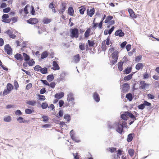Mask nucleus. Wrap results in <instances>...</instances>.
I'll return each instance as SVG.
<instances>
[{
    "instance_id": "obj_15",
    "label": "nucleus",
    "mask_w": 159,
    "mask_h": 159,
    "mask_svg": "<svg viewBox=\"0 0 159 159\" xmlns=\"http://www.w3.org/2000/svg\"><path fill=\"white\" fill-rule=\"evenodd\" d=\"M129 12V13L130 16L133 18H135L136 17V15L135 14L134 12L132 9L129 8L128 10Z\"/></svg>"
},
{
    "instance_id": "obj_48",
    "label": "nucleus",
    "mask_w": 159,
    "mask_h": 159,
    "mask_svg": "<svg viewBox=\"0 0 159 159\" xmlns=\"http://www.w3.org/2000/svg\"><path fill=\"white\" fill-rule=\"evenodd\" d=\"M79 48L81 50H84L85 49V45L84 43H81L79 45Z\"/></svg>"
},
{
    "instance_id": "obj_44",
    "label": "nucleus",
    "mask_w": 159,
    "mask_h": 159,
    "mask_svg": "<svg viewBox=\"0 0 159 159\" xmlns=\"http://www.w3.org/2000/svg\"><path fill=\"white\" fill-rule=\"evenodd\" d=\"M123 151H122V150H118L117 154V159H120V155H121L122 154V152Z\"/></svg>"
},
{
    "instance_id": "obj_33",
    "label": "nucleus",
    "mask_w": 159,
    "mask_h": 159,
    "mask_svg": "<svg viewBox=\"0 0 159 159\" xmlns=\"http://www.w3.org/2000/svg\"><path fill=\"white\" fill-rule=\"evenodd\" d=\"M74 100V98L73 95L71 94H69L67 96V100L68 102L73 101Z\"/></svg>"
},
{
    "instance_id": "obj_25",
    "label": "nucleus",
    "mask_w": 159,
    "mask_h": 159,
    "mask_svg": "<svg viewBox=\"0 0 159 159\" xmlns=\"http://www.w3.org/2000/svg\"><path fill=\"white\" fill-rule=\"evenodd\" d=\"M26 103L31 106H34L36 105V102L34 100L27 101L26 102Z\"/></svg>"
},
{
    "instance_id": "obj_58",
    "label": "nucleus",
    "mask_w": 159,
    "mask_h": 159,
    "mask_svg": "<svg viewBox=\"0 0 159 159\" xmlns=\"http://www.w3.org/2000/svg\"><path fill=\"white\" fill-rule=\"evenodd\" d=\"M38 96L39 97V99L40 100H41L43 101H44L45 99V97L44 95H38Z\"/></svg>"
},
{
    "instance_id": "obj_62",
    "label": "nucleus",
    "mask_w": 159,
    "mask_h": 159,
    "mask_svg": "<svg viewBox=\"0 0 159 159\" xmlns=\"http://www.w3.org/2000/svg\"><path fill=\"white\" fill-rule=\"evenodd\" d=\"M29 5H27L24 9V11L25 12V14H27L28 13V7H29Z\"/></svg>"
},
{
    "instance_id": "obj_8",
    "label": "nucleus",
    "mask_w": 159,
    "mask_h": 159,
    "mask_svg": "<svg viewBox=\"0 0 159 159\" xmlns=\"http://www.w3.org/2000/svg\"><path fill=\"white\" fill-rule=\"evenodd\" d=\"M27 22L32 25L36 24L38 23V20L35 18H31L27 20Z\"/></svg>"
},
{
    "instance_id": "obj_28",
    "label": "nucleus",
    "mask_w": 159,
    "mask_h": 159,
    "mask_svg": "<svg viewBox=\"0 0 159 159\" xmlns=\"http://www.w3.org/2000/svg\"><path fill=\"white\" fill-rule=\"evenodd\" d=\"M91 30L90 28L88 29L84 34V37L86 38H88L90 35Z\"/></svg>"
},
{
    "instance_id": "obj_41",
    "label": "nucleus",
    "mask_w": 159,
    "mask_h": 159,
    "mask_svg": "<svg viewBox=\"0 0 159 159\" xmlns=\"http://www.w3.org/2000/svg\"><path fill=\"white\" fill-rule=\"evenodd\" d=\"M132 68L131 67H128L127 68H126L124 71L125 73L126 74H128L130 73L131 71Z\"/></svg>"
},
{
    "instance_id": "obj_64",
    "label": "nucleus",
    "mask_w": 159,
    "mask_h": 159,
    "mask_svg": "<svg viewBox=\"0 0 159 159\" xmlns=\"http://www.w3.org/2000/svg\"><path fill=\"white\" fill-rule=\"evenodd\" d=\"M115 29V27L114 26H113L109 30H108V33H109V34H111L113 31Z\"/></svg>"
},
{
    "instance_id": "obj_24",
    "label": "nucleus",
    "mask_w": 159,
    "mask_h": 159,
    "mask_svg": "<svg viewBox=\"0 0 159 159\" xmlns=\"http://www.w3.org/2000/svg\"><path fill=\"white\" fill-rule=\"evenodd\" d=\"M128 112H125L124 114H122L121 116V118L124 120H127L128 118Z\"/></svg>"
},
{
    "instance_id": "obj_5",
    "label": "nucleus",
    "mask_w": 159,
    "mask_h": 159,
    "mask_svg": "<svg viewBox=\"0 0 159 159\" xmlns=\"http://www.w3.org/2000/svg\"><path fill=\"white\" fill-rule=\"evenodd\" d=\"M9 16L7 14H3L2 16V21L4 23H9L11 21V20L8 18Z\"/></svg>"
},
{
    "instance_id": "obj_21",
    "label": "nucleus",
    "mask_w": 159,
    "mask_h": 159,
    "mask_svg": "<svg viewBox=\"0 0 159 159\" xmlns=\"http://www.w3.org/2000/svg\"><path fill=\"white\" fill-rule=\"evenodd\" d=\"M17 120L20 123L28 122L30 121L29 120H25L21 117H19L17 119Z\"/></svg>"
},
{
    "instance_id": "obj_19",
    "label": "nucleus",
    "mask_w": 159,
    "mask_h": 159,
    "mask_svg": "<svg viewBox=\"0 0 159 159\" xmlns=\"http://www.w3.org/2000/svg\"><path fill=\"white\" fill-rule=\"evenodd\" d=\"M68 14L70 16H73L74 13V10L73 7H69L68 9Z\"/></svg>"
},
{
    "instance_id": "obj_50",
    "label": "nucleus",
    "mask_w": 159,
    "mask_h": 159,
    "mask_svg": "<svg viewBox=\"0 0 159 159\" xmlns=\"http://www.w3.org/2000/svg\"><path fill=\"white\" fill-rule=\"evenodd\" d=\"M30 10H31L30 11L31 14L32 15H34L35 14V11L34 9V7L33 6H31L30 7Z\"/></svg>"
},
{
    "instance_id": "obj_43",
    "label": "nucleus",
    "mask_w": 159,
    "mask_h": 159,
    "mask_svg": "<svg viewBox=\"0 0 159 159\" xmlns=\"http://www.w3.org/2000/svg\"><path fill=\"white\" fill-rule=\"evenodd\" d=\"M142 56L141 55H139L138 56L135 57V61L136 62H139L141 59Z\"/></svg>"
},
{
    "instance_id": "obj_49",
    "label": "nucleus",
    "mask_w": 159,
    "mask_h": 159,
    "mask_svg": "<svg viewBox=\"0 0 159 159\" xmlns=\"http://www.w3.org/2000/svg\"><path fill=\"white\" fill-rule=\"evenodd\" d=\"M95 20V19H94L93 22V26H92V28H93L94 29H95L98 26V23H95L94 22Z\"/></svg>"
},
{
    "instance_id": "obj_46",
    "label": "nucleus",
    "mask_w": 159,
    "mask_h": 159,
    "mask_svg": "<svg viewBox=\"0 0 159 159\" xmlns=\"http://www.w3.org/2000/svg\"><path fill=\"white\" fill-rule=\"evenodd\" d=\"M41 67L39 65H36L34 67V70L36 71H40Z\"/></svg>"
},
{
    "instance_id": "obj_53",
    "label": "nucleus",
    "mask_w": 159,
    "mask_h": 159,
    "mask_svg": "<svg viewBox=\"0 0 159 159\" xmlns=\"http://www.w3.org/2000/svg\"><path fill=\"white\" fill-rule=\"evenodd\" d=\"M4 120L6 122H9L11 120V117L10 116H8L5 117Z\"/></svg>"
},
{
    "instance_id": "obj_56",
    "label": "nucleus",
    "mask_w": 159,
    "mask_h": 159,
    "mask_svg": "<svg viewBox=\"0 0 159 159\" xmlns=\"http://www.w3.org/2000/svg\"><path fill=\"white\" fill-rule=\"evenodd\" d=\"M32 84L31 83H29L26 85V89L27 90H29L32 87Z\"/></svg>"
},
{
    "instance_id": "obj_13",
    "label": "nucleus",
    "mask_w": 159,
    "mask_h": 159,
    "mask_svg": "<svg viewBox=\"0 0 159 159\" xmlns=\"http://www.w3.org/2000/svg\"><path fill=\"white\" fill-rule=\"evenodd\" d=\"M93 97L94 99L97 102H98L100 101L99 96L96 92L94 93Z\"/></svg>"
},
{
    "instance_id": "obj_3",
    "label": "nucleus",
    "mask_w": 159,
    "mask_h": 159,
    "mask_svg": "<svg viewBox=\"0 0 159 159\" xmlns=\"http://www.w3.org/2000/svg\"><path fill=\"white\" fill-rule=\"evenodd\" d=\"M70 36L72 38H77L79 36V30L77 28L71 29L70 30Z\"/></svg>"
},
{
    "instance_id": "obj_11",
    "label": "nucleus",
    "mask_w": 159,
    "mask_h": 159,
    "mask_svg": "<svg viewBox=\"0 0 159 159\" xmlns=\"http://www.w3.org/2000/svg\"><path fill=\"white\" fill-rule=\"evenodd\" d=\"M81 59L80 57L79 54L75 55L73 57L72 61L75 63H78Z\"/></svg>"
},
{
    "instance_id": "obj_4",
    "label": "nucleus",
    "mask_w": 159,
    "mask_h": 159,
    "mask_svg": "<svg viewBox=\"0 0 159 159\" xmlns=\"http://www.w3.org/2000/svg\"><path fill=\"white\" fill-rule=\"evenodd\" d=\"M112 57L113 60L111 61V63L112 65H114L117 62L118 59V53L117 51H115L112 53Z\"/></svg>"
},
{
    "instance_id": "obj_61",
    "label": "nucleus",
    "mask_w": 159,
    "mask_h": 159,
    "mask_svg": "<svg viewBox=\"0 0 159 159\" xmlns=\"http://www.w3.org/2000/svg\"><path fill=\"white\" fill-rule=\"evenodd\" d=\"M148 98L151 99H153L155 98V96L153 94H148Z\"/></svg>"
},
{
    "instance_id": "obj_63",
    "label": "nucleus",
    "mask_w": 159,
    "mask_h": 159,
    "mask_svg": "<svg viewBox=\"0 0 159 159\" xmlns=\"http://www.w3.org/2000/svg\"><path fill=\"white\" fill-rule=\"evenodd\" d=\"M143 79H148L149 75L147 72H145L143 75Z\"/></svg>"
},
{
    "instance_id": "obj_2",
    "label": "nucleus",
    "mask_w": 159,
    "mask_h": 159,
    "mask_svg": "<svg viewBox=\"0 0 159 159\" xmlns=\"http://www.w3.org/2000/svg\"><path fill=\"white\" fill-rule=\"evenodd\" d=\"M110 37H108L106 40L102 42L101 43V48L103 51H105L106 49V46L109 45L111 43V41H110Z\"/></svg>"
},
{
    "instance_id": "obj_1",
    "label": "nucleus",
    "mask_w": 159,
    "mask_h": 159,
    "mask_svg": "<svg viewBox=\"0 0 159 159\" xmlns=\"http://www.w3.org/2000/svg\"><path fill=\"white\" fill-rule=\"evenodd\" d=\"M116 125L117 126L116 131L120 134L122 133L123 128L125 127H126L127 126L126 123L123 121L116 123Z\"/></svg>"
},
{
    "instance_id": "obj_18",
    "label": "nucleus",
    "mask_w": 159,
    "mask_h": 159,
    "mask_svg": "<svg viewBox=\"0 0 159 159\" xmlns=\"http://www.w3.org/2000/svg\"><path fill=\"white\" fill-rule=\"evenodd\" d=\"M87 12L88 14L89 15L90 17H91L95 13V10L94 8H92L91 9L89 12V9H88L87 10Z\"/></svg>"
},
{
    "instance_id": "obj_23",
    "label": "nucleus",
    "mask_w": 159,
    "mask_h": 159,
    "mask_svg": "<svg viewBox=\"0 0 159 159\" xmlns=\"http://www.w3.org/2000/svg\"><path fill=\"white\" fill-rule=\"evenodd\" d=\"M134 135V133H131L129 134L127 138V141L128 142H130L133 139V136Z\"/></svg>"
},
{
    "instance_id": "obj_40",
    "label": "nucleus",
    "mask_w": 159,
    "mask_h": 159,
    "mask_svg": "<svg viewBox=\"0 0 159 159\" xmlns=\"http://www.w3.org/2000/svg\"><path fill=\"white\" fill-rule=\"evenodd\" d=\"M106 17V15H104L103 16V18L102 20L98 24V28L100 29H102V22L103 20H104V19Z\"/></svg>"
},
{
    "instance_id": "obj_26",
    "label": "nucleus",
    "mask_w": 159,
    "mask_h": 159,
    "mask_svg": "<svg viewBox=\"0 0 159 159\" xmlns=\"http://www.w3.org/2000/svg\"><path fill=\"white\" fill-rule=\"evenodd\" d=\"M143 66H144L142 63H138L136 64L135 66V68L136 69L139 70L140 69H142Z\"/></svg>"
},
{
    "instance_id": "obj_54",
    "label": "nucleus",
    "mask_w": 159,
    "mask_h": 159,
    "mask_svg": "<svg viewBox=\"0 0 159 159\" xmlns=\"http://www.w3.org/2000/svg\"><path fill=\"white\" fill-rule=\"evenodd\" d=\"M42 118L43 119V121L47 122L48 120L49 117L47 116L43 115Z\"/></svg>"
},
{
    "instance_id": "obj_30",
    "label": "nucleus",
    "mask_w": 159,
    "mask_h": 159,
    "mask_svg": "<svg viewBox=\"0 0 159 159\" xmlns=\"http://www.w3.org/2000/svg\"><path fill=\"white\" fill-rule=\"evenodd\" d=\"M48 55L47 51H44L42 53L41 58L42 59L45 58L48 56Z\"/></svg>"
},
{
    "instance_id": "obj_29",
    "label": "nucleus",
    "mask_w": 159,
    "mask_h": 159,
    "mask_svg": "<svg viewBox=\"0 0 159 159\" xmlns=\"http://www.w3.org/2000/svg\"><path fill=\"white\" fill-rule=\"evenodd\" d=\"M80 13L83 15L84 14V11L86 10V8L84 6H81L79 7Z\"/></svg>"
},
{
    "instance_id": "obj_47",
    "label": "nucleus",
    "mask_w": 159,
    "mask_h": 159,
    "mask_svg": "<svg viewBox=\"0 0 159 159\" xmlns=\"http://www.w3.org/2000/svg\"><path fill=\"white\" fill-rule=\"evenodd\" d=\"M88 42L89 44V45L90 47H93L94 45L95 44V43H94V41L93 40H88Z\"/></svg>"
},
{
    "instance_id": "obj_20",
    "label": "nucleus",
    "mask_w": 159,
    "mask_h": 159,
    "mask_svg": "<svg viewBox=\"0 0 159 159\" xmlns=\"http://www.w3.org/2000/svg\"><path fill=\"white\" fill-rule=\"evenodd\" d=\"M71 137L73 140L77 143H79L81 141L78 138L75 137L74 134H71Z\"/></svg>"
},
{
    "instance_id": "obj_27",
    "label": "nucleus",
    "mask_w": 159,
    "mask_h": 159,
    "mask_svg": "<svg viewBox=\"0 0 159 159\" xmlns=\"http://www.w3.org/2000/svg\"><path fill=\"white\" fill-rule=\"evenodd\" d=\"M15 57L17 60H18L22 61L23 60V58H22L21 55L19 53L16 54L15 55Z\"/></svg>"
},
{
    "instance_id": "obj_45",
    "label": "nucleus",
    "mask_w": 159,
    "mask_h": 159,
    "mask_svg": "<svg viewBox=\"0 0 159 159\" xmlns=\"http://www.w3.org/2000/svg\"><path fill=\"white\" fill-rule=\"evenodd\" d=\"M34 111L33 110H31L29 109H27L25 110V113L27 114H31Z\"/></svg>"
},
{
    "instance_id": "obj_17",
    "label": "nucleus",
    "mask_w": 159,
    "mask_h": 159,
    "mask_svg": "<svg viewBox=\"0 0 159 159\" xmlns=\"http://www.w3.org/2000/svg\"><path fill=\"white\" fill-rule=\"evenodd\" d=\"M52 19L45 18L43 19L42 22L44 24H47L50 23Z\"/></svg>"
},
{
    "instance_id": "obj_60",
    "label": "nucleus",
    "mask_w": 159,
    "mask_h": 159,
    "mask_svg": "<svg viewBox=\"0 0 159 159\" xmlns=\"http://www.w3.org/2000/svg\"><path fill=\"white\" fill-rule=\"evenodd\" d=\"M10 91L7 89L4 90L3 93V96H5L8 94Z\"/></svg>"
},
{
    "instance_id": "obj_52",
    "label": "nucleus",
    "mask_w": 159,
    "mask_h": 159,
    "mask_svg": "<svg viewBox=\"0 0 159 159\" xmlns=\"http://www.w3.org/2000/svg\"><path fill=\"white\" fill-rule=\"evenodd\" d=\"M48 106V104L46 102L43 103L41 105L42 108L43 109H46Z\"/></svg>"
},
{
    "instance_id": "obj_7",
    "label": "nucleus",
    "mask_w": 159,
    "mask_h": 159,
    "mask_svg": "<svg viewBox=\"0 0 159 159\" xmlns=\"http://www.w3.org/2000/svg\"><path fill=\"white\" fill-rule=\"evenodd\" d=\"M139 88L141 89H144L149 85V84L145 83V81L143 80L139 82Z\"/></svg>"
},
{
    "instance_id": "obj_37",
    "label": "nucleus",
    "mask_w": 159,
    "mask_h": 159,
    "mask_svg": "<svg viewBox=\"0 0 159 159\" xmlns=\"http://www.w3.org/2000/svg\"><path fill=\"white\" fill-rule=\"evenodd\" d=\"M40 72L42 74H46L48 72V69L46 67L41 68L40 70Z\"/></svg>"
},
{
    "instance_id": "obj_10",
    "label": "nucleus",
    "mask_w": 159,
    "mask_h": 159,
    "mask_svg": "<svg viewBox=\"0 0 159 159\" xmlns=\"http://www.w3.org/2000/svg\"><path fill=\"white\" fill-rule=\"evenodd\" d=\"M66 5L67 4L66 2H61V6L60 11H59V13L60 14H63V12L66 10Z\"/></svg>"
},
{
    "instance_id": "obj_55",
    "label": "nucleus",
    "mask_w": 159,
    "mask_h": 159,
    "mask_svg": "<svg viewBox=\"0 0 159 159\" xmlns=\"http://www.w3.org/2000/svg\"><path fill=\"white\" fill-rule=\"evenodd\" d=\"M14 83L15 89L16 90H17L19 87V84L18 82L17 81L15 80Z\"/></svg>"
},
{
    "instance_id": "obj_32",
    "label": "nucleus",
    "mask_w": 159,
    "mask_h": 159,
    "mask_svg": "<svg viewBox=\"0 0 159 159\" xmlns=\"http://www.w3.org/2000/svg\"><path fill=\"white\" fill-rule=\"evenodd\" d=\"M123 62H119L118 63V68L120 71H122L123 70Z\"/></svg>"
},
{
    "instance_id": "obj_51",
    "label": "nucleus",
    "mask_w": 159,
    "mask_h": 159,
    "mask_svg": "<svg viewBox=\"0 0 159 159\" xmlns=\"http://www.w3.org/2000/svg\"><path fill=\"white\" fill-rule=\"evenodd\" d=\"M29 61L28 65L30 66H32L35 64V62L33 59L30 60Z\"/></svg>"
},
{
    "instance_id": "obj_6",
    "label": "nucleus",
    "mask_w": 159,
    "mask_h": 159,
    "mask_svg": "<svg viewBox=\"0 0 159 159\" xmlns=\"http://www.w3.org/2000/svg\"><path fill=\"white\" fill-rule=\"evenodd\" d=\"M4 50L9 55L12 54V49L9 44H7L4 47Z\"/></svg>"
},
{
    "instance_id": "obj_22",
    "label": "nucleus",
    "mask_w": 159,
    "mask_h": 159,
    "mask_svg": "<svg viewBox=\"0 0 159 159\" xmlns=\"http://www.w3.org/2000/svg\"><path fill=\"white\" fill-rule=\"evenodd\" d=\"M22 54L24 59L25 61H27L30 60V57L29 55L25 53H23Z\"/></svg>"
},
{
    "instance_id": "obj_34",
    "label": "nucleus",
    "mask_w": 159,
    "mask_h": 159,
    "mask_svg": "<svg viewBox=\"0 0 159 159\" xmlns=\"http://www.w3.org/2000/svg\"><path fill=\"white\" fill-rule=\"evenodd\" d=\"M49 7L52 9V12L54 13H55L56 12L53 3L52 2L50 3L49 5Z\"/></svg>"
},
{
    "instance_id": "obj_12",
    "label": "nucleus",
    "mask_w": 159,
    "mask_h": 159,
    "mask_svg": "<svg viewBox=\"0 0 159 159\" xmlns=\"http://www.w3.org/2000/svg\"><path fill=\"white\" fill-rule=\"evenodd\" d=\"M115 35L116 36H118L119 37H122L124 36L125 33L122 30H117L115 33Z\"/></svg>"
},
{
    "instance_id": "obj_16",
    "label": "nucleus",
    "mask_w": 159,
    "mask_h": 159,
    "mask_svg": "<svg viewBox=\"0 0 159 159\" xmlns=\"http://www.w3.org/2000/svg\"><path fill=\"white\" fill-rule=\"evenodd\" d=\"M53 69L54 70H59L60 67L55 61H54L52 62Z\"/></svg>"
},
{
    "instance_id": "obj_14",
    "label": "nucleus",
    "mask_w": 159,
    "mask_h": 159,
    "mask_svg": "<svg viewBox=\"0 0 159 159\" xmlns=\"http://www.w3.org/2000/svg\"><path fill=\"white\" fill-rule=\"evenodd\" d=\"M64 93L62 92L59 93H57L55 95V98L57 99H60L64 96Z\"/></svg>"
},
{
    "instance_id": "obj_35",
    "label": "nucleus",
    "mask_w": 159,
    "mask_h": 159,
    "mask_svg": "<svg viewBox=\"0 0 159 159\" xmlns=\"http://www.w3.org/2000/svg\"><path fill=\"white\" fill-rule=\"evenodd\" d=\"M7 89L11 91L13 89V86L11 84L8 83L7 84Z\"/></svg>"
},
{
    "instance_id": "obj_59",
    "label": "nucleus",
    "mask_w": 159,
    "mask_h": 159,
    "mask_svg": "<svg viewBox=\"0 0 159 159\" xmlns=\"http://www.w3.org/2000/svg\"><path fill=\"white\" fill-rule=\"evenodd\" d=\"M10 10L11 8L10 7H8L7 8L4 9L3 10V11L4 13H8L10 11Z\"/></svg>"
},
{
    "instance_id": "obj_9",
    "label": "nucleus",
    "mask_w": 159,
    "mask_h": 159,
    "mask_svg": "<svg viewBox=\"0 0 159 159\" xmlns=\"http://www.w3.org/2000/svg\"><path fill=\"white\" fill-rule=\"evenodd\" d=\"M129 84L127 83H125L122 86L121 89L124 93H126L128 91L129 89Z\"/></svg>"
},
{
    "instance_id": "obj_57",
    "label": "nucleus",
    "mask_w": 159,
    "mask_h": 159,
    "mask_svg": "<svg viewBox=\"0 0 159 159\" xmlns=\"http://www.w3.org/2000/svg\"><path fill=\"white\" fill-rule=\"evenodd\" d=\"M128 152L129 155L131 157H132L134 154V150H129Z\"/></svg>"
},
{
    "instance_id": "obj_36",
    "label": "nucleus",
    "mask_w": 159,
    "mask_h": 159,
    "mask_svg": "<svg viewBox=\"0 0 159 159\" xmlns=\"http://www.w3.org/2000/svg\"><path fill=\"white\" fill-rule=\"evenodd\" d=\"M54 78V76L52 74L48 75L47 77V80L49 82L52 81L53 80Z\"/></svg>"
},
{
    "instance_id": "obj_39",
    "label": "nucleus",
    "mask_w": 159,
    "mask_h": 159,
    "mask_svg": "<svg viewBox=\"0 0 159 159\" xmlns=\"http://www.w3.org/2000/svg\"><path fill=\"white\" fill-rule=\"evenodd\" d=\"M132 75L130 74L124 77V80L125 81H128L132 78Z\"/></svg>"
},
{
    "instance_id": "obj_38",
    "label": "nucleus",
    "mask_w": 159,
    "mask_h": 159,
    "mask_svg": "<svg viewBox=\"0 0 159 159\" xmlns=\"http://www.w3.org/2000/svg\"><path fill=\"white\" fill-rule=\"evenodd\" d=\"M113 19V16H107L106 20H105V23H107L109 21Z\"/></svg>"
},
{
    "instance_id": "obj_31",
    "label": "nucleus",
    "mask_w": 159,
    "mask_h": 159,
    "mask_svg": "<svg viewBox=\"0 0 159 159\" xmlns=\"http://www.w3.org/2000/svg\"><path fill=\"white\" fill-rule=\"evenodd\" d=\"M125 97L127 99H128L130 101H131L133 98L132 95L131 93H128L127 94Z\"/></svg>"
},
{
    "instance_id": "obj_42",
    "label": "nucleus",
    "mask_w": 159,
    "mask_h": 159,
    "mask_svg": "<svg viewBox=\"0 0 159 159\" xmlns=\"http://www.w3.org/2000/svg\"><path fill=\"white\" fill-rule=\"evenodd\" d=\"M128 117L131 118L133 120H136V117L135 116L131 113L128 112Z\"/></svg>"
}]
</instances>
